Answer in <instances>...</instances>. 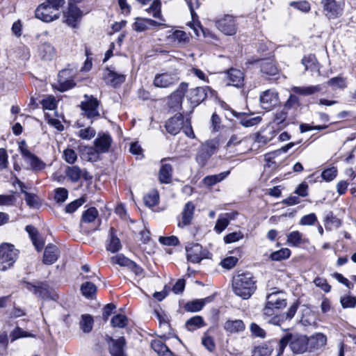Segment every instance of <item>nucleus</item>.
<instances>
[{
	"mask_svg": "<svg viewBox=\"0 0 356 356\" xmlns=\"http://www.w3.org/2000/svg\"><path fill=\"white\" fill-rule=\"evenodd\" d=\"M308 337L299 334H286L283 337L277 345V355H281L286 346L289 344L291 351L294 354H302L308 350Z\"/></svg>",
	"mask_w": 356,
	"mask_h": 356,
	"instance_id": "1",
	"label": "nucleus"
},
{
	"mask_svg": "<svg viewBox=\"0 0 356 356\" xmlns=\"http://www.w3.org/2000/svg\"><path fill=\"white\" fill-rule=\"evenodd\" d=\"M266 303L275 309H281L286 306V299L281 291H275L268 294Z\"/></svg>",
	"mask_w": 356,
	"mask_h": 356,
	"instance_id": "21",
	"label": "nucleus"
},
{
	"mask_svg": "<svg viewBox=\"0 0 356 356\" xmlns=\"http://www.w3.org/2000/svg\"><path fill=\"white\" fill-rule=\"evenodd\" d=\"M54 47L49 44H42L39 48V54L43 60H51L55 56Z\"/></svg>",
	"mask_w": 356,
	"mask_h": 356,
	"instance_id": "37",
	"label": "nucleus"
},
{
	"mask_svg": "<svg viewBox=\"0 0 356 356\" xmlns=\"http://www.w3.org/2000/svg\"><path fill=\"white\" fill-rule=\"evenodd\" d=\"M81 290L84 296L90 298L96 293L97 288L93 283L86 282L81 285Z\"/></svg>",
	"mask_w": 356,
	"mask_h": 356,
	"instance_id": "50",
	"label": "nucleus"
},
{
	"mask_svg": "<svg viewBox=\"0 0 356 356\" xmlns=\"http://www.w3.org/2000/svg\"><path fill=\"white\" fill-rule=\"evenodd\" d=\"M163 24L151 19L138 18L133 24V27L135 31L141 32L145 31L151 26H160Z\"/></svg>",
	"mask_w": 356,
	"mask_h": 356,
	"instance_id": "30",
	"label": "nucleus"
},
{
	"mask_svg": "<svg viewBox=\"0 0 356 356\" xmlns=\"http://www.w3.org/2000/svg\"><path fill=\"white\" fill-rule=\"evenodd\" d=\"M194 210L195 205L191 202H188L185 204L181 213V220L178 222L179 227L183 228L191 223L193 218Z\"/></svg>",
	"mask_w": 356,
	"mask_h": 356,
	"instance_id": "20",
	"label": "nucleus"
},
{
	"mask_svg": "<svg viewBox=\"0 0 356 356\" xmlns=\"http://www.w3.org/2000/svg\"><path fill=\"white\" fill-rule=\"evenodd\" d=\"M151 346L159 356H175L168 347L161 341H153Z\"/></svg>",
	"mask_w": 356,
	"mask_h": 356,
	"instance_id": "36",
	"label": "nucleus"
},
{
	"mask_svg": "<svg viewBox=\"0 0 356 356\" xmlns=\"http://www.w3.org/2000/svg\"><path fill=\"white\" fill-rule=\"evenodd\" d=\"M83 99L80 104L81 115L90 119V124H92L95 118L100 116L99 107L101 102L96 97L87 94L84 95Z\"/></svg>",
	"mask_w": 356,
	"mask_h": 356,
	"instance_id": "3",
	"label": "nucleus"
},
{
	"mask_svg": "<svg viewBox=\"0 0 356 356\" xmlns=\"http://www.w3.org/2000/svg\"><path fill=\"white\" fill-rule=\"evenodd\" d=\"M29 236L31 238L32 243L38 251H40L44 245V241L38 234L37 229L31 225H27L25 228Z\"/></svg>",
	"mask_w": 356,
	"mask_h": 356,
	"instance_id": "27",
	"label": "nucleus"
},
{
	"mask_svg": "<svg viewBox=\"0 0 356 356\" xmlns=\"http://www.w3.org/2000/svg\"><path fill=\"white\" fill-rule=\"evenodd\" d=\"M186 251L188 260L192 263H199L206 258L208 254L199 243H188L186 246Z\"/></svg>",
	"mask_w": 356,
	"mask_h": 356,
	"instance_id": "9",
	"label": "nucleus"
},
{
	"mask_svg": "<svg viewBox=\"0 0 356 356\" xmlns=\"http://www.w3.org/2000/svg\"><path fill=\"white\" fill-rule=\"evenodd\" d=\"M19 251L10 243L0 245V270L5 271L13 266L18 259Z\"/></svg>",
	"mask_w": 356,
	"mask_h": 356,
	"instance_id": "4",
	"label": "nucleus"
},
{
	"mask_svg": "<svg viewBox=\"0 0 356 356\" xmlns=\"http://www.w3.org/2000/svg\"><path fill=\"white\" fill-rule=\"evenodd\" d=\"M288 115L289 111L283 107L277 109L274 113L273 123L276 124L280 129L284 128L289 123Z\"/></svg>",
	"mask_w": 356,
	"mask_h": 356,
	"instance_id": "29",
	"label": "nucleus"
},
{
	"mask_svg": "<svg viewBox=\"0 0 356 356\" xmlns=\"http://www.w3.org/2000/svg\"><path fill=\"white\" fill-rule=\"evenodd\" d=\"M300 106V99L295 95H290L288 99L285 102L283 108L289 111L290 109L297 108Z\"/></svg>",
	"mask_w": 356,
	"mask_h": 356,
	"instance_id": "55",
	"label": "nucleus"
},
{
	"mask_svg": "<svg viewBox=\"0 0 356 356\" xmlns=\"http://www.w3.org/2000/svg\"><path fill=\"white\" fill-rule=\"evenodd\" d=\"M225 330L229 333L243 332L245 330V324L243 321L227 320L224 325Z\"/></svg>",
	"mask_w": 356,
	"mask_h": 356,
	"instance_id": "33",
	"label": "nucleus"
},
{
	"mask_svg": "<svg viewBox=\"0 0 356 356\" xmlns=\"http://www.w3.org/2000/svg\"><path fill=\"white\" fill-rule=\"evenodd\" d=\"M59 256L58 248L54 244H49L44 248L42 261L46 265H51L58 260Z\"/></svg>",
	"mask_w": 356,
	"mask_h": 356,
	"instance_id": "19",
	"label": "nucleus"
},
{
	"mask_svg": "<svg viewBox=\"0 0 356 356\" xmlns=\"http://www.w3.org/2000/svg\"><path fill=\"white\" fill-rule=\"evenodd\" d=\"M82 12L75 5L70 3L67 10L64 13L65 22L67 25L76 27V22L81 17Z\"/></svg>",
	"mask_w": 356,
	"mask_h": 356,
	"instance_id": "15",
	"label": "nucleus"
},
{
	"mask_svg": "<svg viewBox=\"0 0 356 356\" xmlns=\"http://www.w3.org/2000/svg\"><path fill=\"white\" fill-rule=\"evenodd\" d=\"M172 165L168 163L163 164L159 173V179L161 183L168 184L172 179Z\"/></svg>",
	"mask_w": 356,
	"mask_h": 356,
	"instance_id": "35",
	"label": "nucleus"
},
{
	"mask_svg": "<svg viewBox=\"0 0 356 356\" xmlns=\"http://www.w3.org/2000/svg\"><path fill=\"white\" fill-rule=\"evenodd\" d=\"M103 76L106 83L113 87H117L125 81V75L118 74L108 68L104 70Z\"/></svg>",
	"mask_w": 356,
	"mask_h": 356,
	"instance_id": "17",
	"label": "nucleus"
},
{
	"mask_svg": "<svg viewBox=\"0 0 356 356\" xmlns=\"http://www.w3.org/2000/svg\"><path fill=\"white\" fill-rule=\"evenodd\" d=\"M159 241L165 245H177L179 243V239L175 236H160Z\"/></svg>",
	"mask_w": 356,
	"mask_h": 356,
	"instance_id": "63",
	"label": "nucleus"
},
{
	"mask_svg": "<svg viewBox=\"0 0 356 356\" xmlns=\"http://www.w3.org/2000/svg\"><path fill=\"white\" fill-rule=\"evenodd\" d=\"M238 120L240 124L245 127H250L259 124L261 118L259 116H253V115H248L245 113L238 114L236 115Z\"/></svg>",
	"mask_w": 356,
	"mask_h": 356,
	"instance_id": "31",
	"label": "nucleus"
},
{
	"mask_svg": "<svg viewBox=\"0 0 356 356\" xmlns=\"http://www.w3.org/2000/svg\"><path fill=\"white\" fill-rule=\"evenodd\" d=\"M243 238V234L241 232H235L228 234L224 237L225 243H232L236 242Z\"/></svg>",
	"mask_w": 356,
	"mask_h": 356,
	"instance_id": "61",
	"label": "nucleus"
},
{
	"mask_svg": "<svg viewBox=\"0 0 356 356\" xmlns=\"http://www.w3.org/2000/svg\"><path fill=\"white\" fill-rule=\"evenodd\" d=\"M322 88L320 85L308 86H293L291 90L296 95L302 96H309L318 92Z\"/></svg>",
	"mask_w": 356,
	"mask_h": 356,
	"instance_id": "28",
	"label": "nucleus"
},
{
	"mask_svg": "<svg viewBox=\"0 0 356 356\" xmlns=\"http://www.w3.org/2000/svg\"><path fill=\"white\" fill-rule=\"evenodd\" d=\"M159 193L156 191H152L144 197V202L146 206L152 207L155 206L159 201Z\"/></svg>",
	"mask_w": 356,
	"mask_h": 356,
	"instance_id": "48",
	"label": "nucleus"
},
{
	"mask_svg": "<svg viewBox=\"0 0 356 356\" xmlns=\"http://www.w3.org/2000/svg\"><path fill=\"white\" fill-rule=\"evenodd\" d=\"M16 202V197L13 195H0V206H12Z\"/></svg>",
	"mask_w": 356,
	"mask_h": 356,
	"instance_id": "64",
	"label": "nucleus"
},
{
	"mask_svg": "<svg viewBox=\"0 0 356 356\" xmlns=\"http://www.w3.org/2000/svg\"><path fill=\"white\" fill-rule=\"evenodd\" d=\"M25 161L30 165L31 168L35 171L41 170L45 167V163L33 154L31 156L26 159Z\"/></svg>",
	"mask_w": 356,
	"mask_h": 356,
	"instance_id": "45",
	"label": "nucleus"
},
{
	"mask_svg": "<svg viewBox=\"0 0 356 356\" xmlns=\"http://www.w3.org/2000/svg\"><path fill=\"white\" fill-rule=\"evenodd\" d=\"M232 286L234 293L244 300L249 299L256 290L255 281L249 273L238 275Z\"/></svg>",
	"mask_w": 356,
	"mask_h": 356,
	"instance_id": "2",
	"label": "nucleus"
},
{
	"mask_svg": "<svg viewBox=\"0 0 356 356\" xmlns=\"http://www.w3.org/2000/svg\"><path fill=\"white\" fill-rule=\"evenodd\" d=\"M260 105L265 110H270L279 102L278 93L273 90L264 91L259 97Z\"/></svg>",
	"mask_w": 356,
	"mask_h": 356,
	"instance_id": "11",
	"label": "nucleus"
},
{
	"mask_svg": "<svg viewBox=\"0 0 356 356\" xmlns=\"http://www.w3.org/2000/svg\"><path fill=\"white\" fill-rule=\"evenodd\" d=\"M272 351V347L263 344L254 347L252 351V356H269Z\"/></svg>",
	"mask_w": 356,
	"mask_h": 356,
	"instance_id": "47",
	"label": "nucleus"
},
{
	"mask_svg": "<svg viewBox=\"0 0 356 356\" xmlns=\"http://www.w3.org/2000/svg\"><path fill=\"white\" fill-rule=\"evenodd\" d=\"M184 124V117L181 114H176L165 123V129L172 135L177 134Z\"/></svg>",
	"mask_w": 356,
	"mask_h": 356,
	"instance_id": "16",
	"label": "nucleus"
},
{
	"mask_svg": "<svg viewBox=\"0 0 356 356\" xmlns=\"http://www.w3.org/2000/svg\"><path fill=\"white\" fill-rule=\"evenodd\" d=\"M170 38L173 41H177L180 44H185L189 42L190 38L188 35L181 30L174 31L170 35Z\"/></svg>",
	"mask_w": 356,
	"mask_h": 356,
	"instance_id": "44",
	"label": "nucleus"
},
{
	"mask_svg": "<svg viewBox=\"0 0 356 356\" xmlns=\"http://www.w3.org/2000/svg\"><path fill=\"white\" fill-rule=\"evenodd\" d=\"M205 325L206 324L204 321L203 318L200 316H193L189 318L186 323V326L187 329L190 331H193L197 328L202 327Z\"/></svg>",
	"mask_w": 356,
	"mask_h": 356,
	"instance_id": "41",
	"label": "nucleus"
},
{
	"mask_svg": "<svg viewBox=\"0 0 356 356\" xmlns=\"http://www.w3.org/2000/svg\"><path fill=\"white\" fill-rule=\"evenodd\" d=\"M229 171H225L218 175H209L204 178L203 182L208 186H211L222 181L228 175Z\"/></svg>",
	"mask_w": 356,
	"mask_h": 356,
	"instance_id": "40",
	"label": "nucleus"
},
{
	"mask_svg": "<svg viewBox=\"0 0 356 356\" xmlns=\"http://www.w3.org/2000/svg\"><path fill=\"white\" fill-rule=\"evenodd\" d=\"M186 97L193 106H198L206 98L216 97V92L209 86L196 87L187 90Z\"/></svg>",
	"mask_w": 356,
	"mask_h": 356,
	"instance_id": "5",
	"label": "nucleus"
},
{
	"mask_svg": "<svg viewBox=\"0 0 356 356\" xmlns=\"http://www.w3.org/2000/svg\"><path fill=\"white\" fill-rule=\"evenodd\" d=\"M209 301V298H207L201 300H195L191 302H188L185 305V309L188 312H196L200 311L205 303Z\"/></svg>",
	"mask_w": 356,
	"mask_h": 356,
	"instance_id": "39",
	"label": "nucleus"
},
{
	"mask_svg": "<svg viewBox=\"0 0 356 356\" xmlns=\"http://www.w3.org/2000/svg\"><path fill=\"white\" fill-rule=\"evenodd\" d=\"M77 127L79 128L78 136L83 140H89L93 138L96 134V131L90 126H85L80 120L77 122Z\"/></svg>",
	"mask_w": 356,
	"mask_h": 356,
	"instance_id": "32",
	"label": "nucleus"
},
{
	"mask_svg": "<svg viewBox=\"0 0 356 356\" xmlns=\"http://www.w3.org/2000/svg\"><path fill=\"white\" fill-rule=\"evenodd\" d=\"M227 85L239 88L243 85V73L237 69L232 68L227 72Z\"/></svg>",
	"mask_w": 356,
	"mask_h": 356,
	"instance_id": "22",
	"label": "nucleus"
},
{
	"mask_svg": "<svg viewBox=\"0 0 356 356\" xmlns=\"http://www.w3.org/2000/svg\"><path fill=\"white\" fill-rule=\"evenodd\" d=\"M314 283L316 286L320 288L325 293H328L331 289V286L325 278L317 277L314 279Z\"/></svg>",
	"mask_w": 356,
	"mask_h": 356,
	"instance_id": "58",
	"label": "nucleus"
},
{
	"mask_svg": "<svg viewBox=\"0 0 356 356\" xmlns=\"http://www.w3.org/2000/svg\"><path fill=\"white\" fill-rule=\"evenodd\" d=\"M218 29L227 35H233L236 33V20L231 15H225L216 22Z\"/></svg>",
	"mask_w": 356,
	"mask_h": 356,
	"instance_id": "10",
	"label": "nucleus"
},
{
	"mask_svg": "<svg viewBox=\"0 0 356 356\" xmlns=\"http://www.w3.org/2000/svg\"><path fill=\"white\" fill-rule=\"evenodd\" d=\"M128 322V318L123 314H117L111 319V325L114 327L123 328Z\"/></svg>",
	"mask_w": 356,
	"mask_h": 356,
	"instance_id": "52",
	"label": "nucleus"
},
{
	"mask_svg": "<svg viewBox=\"0 0 356 356\" xmlns=\"http://www.w3.org/2000/svg\"><path fill=\"white\" fill-rule=\"evenodd\" d=\"M66 175L73 182L78 181L81 177H83L85 179H88L89 178L88 172L85 170H81L76 165L68 167L66 170Z\"/></svg>",
	"mask_w": 356,
	"mask_h": 356,
	"instance_id": "26",
	"label": "nucleus"
},
{
	"mask_svg": "<svg viewBox=\"0 0 356 356\" xmlns=\"http://www.w3.org/2000/svg\"><path fill=\"white\" fill-rule=\"evenodd\" d=\"M291 250L288 248H282L270 254V258L273 261H280L286 259L290 257Z\"/></svg>",
	"mask_w": 356,
	"mask_h": 356,
	"instance_id": "51",
	"label": "nucleus"
},
{
	"mask_svg": "<svg viewBox=\"0 0 356 356\" xmlns=\"http://www.w3.org/2000/svg\"><path fill=\"white\" fill-rule=\"evenodd\" d=\"M35 17L45 22H51L59 18L58 9H54L48 3L40 4L35 12Z\"/></svg>",
	"mask_w": 356,
	"mask_h": 356,
	"instance_id": "7",
	"label": "nucleus"
},
{
	"mask_svg": "<svg viewBox=\"0 0 356 356\" xmlns=\"http://www.w3.org/2000/svg\"><path fill=\"white\" fill-rule=\"evenodd\" d=\"M112 143V138L108 134L99 133L97 138L95 140L94 144L95 149L88 147L87 153L91 155H96L99 153H106L108 152Z\"/></svg>",
	"mask_w": 356,
	"mask_h": 356,
	"instance_id": "6",
	"label": "nucleus"
},
{
	"mask_svg": "<svg viewBox=\"0 0 356 356\" xmlns=\"http://www.w3.org/2000/svg\"><path fill=\"white\" fill-rule=\"evenodd\" d=\"M28 289L31 291H33L36 296L42 298H47L50 296L49 290L46 284H42L40 286L29 284Z\"/></svg>",
	"mask_w": 356,
	"mask_h": 356,
	"instance_id": "42",
	"label": "nucleus"
},
{
	"mask_svg": "<svg viewBox=\"0 0 356 356\" xmlns=\"http://www.w3.org/2000/svg\"><path fill=\"white\" fill-rule=\"evenodd\" d=\"M68 196V191L65 188H58L55 191L54 199L57 202H64Z\"/></svg>",
	"mask_w": 356,
	"mask_h": 356,
	"instance_id": "62",
	"label": "nucleus"
},
{
	"mask_svg": "<svg viewBox=\"0 0 356 356\" xmlns=\"http://www.w3.org/2000/svg\"><path fill=\"white\" fill-rule=\"evenodd\" d=\"M98 216V211L95 207H90L86 211L83 215L81 222V227L84 229V224L93 222Z\"/></svg>",
	"mask_w": 356,
	"mask_h": 356,
	"instance_id": "38",
	"label": "nucleus"
},
{
	"mask_svg": "<svg viewBox=\"0 0 356 356\" xmlns=\"http://www.w3.org/2000/svg\"><path fill=\"white\" fill-rule=\"evenodd\" d=\"M79 324L84 333H89L92 329L93 318L90 315H83Z\"/></svg>",
	"mask_w": 356,
	"mask_h": 356,
	"instance_id": "46",
	"label": "nucleus"
},
{
	"mask_svg": "<svg viewBox=\"0 0 356 356\" xmlns=\"http://www.w3.org/2000/svg\"><path fill=\"white\" fill-rule=\"evenodd\" d=\"M202 345L209 351H213L215 349V343L213 338L208 335L207 332L204 334L202 338Z\"/></svg>",
	"mask_w": 356,
	"mask_h": 356,
	"instance_id": "60",
	"label": "nucleus"
},
{
	"mask_svg": "<svg viewBox=\"0 0 356 356\" xmlns=\"http://www.w3.org/2000/svg\"><path fill=\"white\" fill-rule=\"evenodd\" d=\"M106 248L112 253L117 252L122 248L120 240L116 236L115 230L113 227L110 229Z\"/></svg>",
	"mask_w": 356,
	"mask_h": 356,
	"instance_id": "24",
	"label": "nucleus"
},
{
	"mask_svg": "<svg viewBox=\"0 0 356 356\" xmlns=\"http://www.w3.org/2000/svg\"><path fill=\"white\" fill-rule=\"evenodd\" d=\"M111 260L112 264H118L121 266L129 267V266H133V261L121 254L112 257Z\"/></svg>",
	"mask_w": 356,
	"mask_h": 356,
	"instance_id": "49",
	"label": "nucleus"
},
{
	"mask_svg": "<svg viewBox=\"0 0 356 356\" xmlns=\"http://www.w3.org/2000/svg\"><path fill=\"white\" fill-rule=\"evenodd\" d=\"M188 84L182 82L179 84L177 89L173 92L169 97V106L175 109L181 107L184 96L187 92Z\"/></svg>",
	"mask_w": 356,
	"mask_h": 356,
	"instance_id": "12",
	"label": "nucleus"
},
{
	"mask_svg": "<svg viewBox=\"0 0 356 356\" xmlns=\"http://www.w3.org/2000/svg\"><path fill=\"white\" fill-rule=\"evenodd\" d=\"M289 5L305 13L310 10V4L307 1H291L289 3Z\"/></svg>",
	"mask_w": 356,
	"mask_h": 356,
	"instance_id": "59",
	"label": "nucleus"
},
{
	"mask_svg": "<svg viewBox=\"0 0 356 356\" xmlns=\"http://www.w3.org/2000/svg\"><path fill=\"white\" fill-rule=\"evenodd\" d=\"M259 66L263 74L274 76L278 73V70L273 61L270 59H264L260 61Z\"/></svg>",
	"mask_w": 356,
	"mask_h": 356,
	"instance_id": "34",
	"label": "nucleus"
},
{
	"mask_svg": "<svg viewBox=\"0 0 356 356\" xmlns=\"http://www.w3.org/2000/svg\"><path fill=\"white\" fill-rule=\"evenodd\" d=\"M106 340L108 343L110 354L112 356H127L124 350L126 343L124 337L113 339L112 337L108 336Z\"/></svg>",
	"mask_w": 356,
	"mask_h": 356,
	"instance_id": "14",
	"label": "nucleus"
},
{
	"mask_svg": "<svg viewBox=\"0 0 356 356\" xmlns=\"http://www.w3.org/2000/svg\"><path fill=\"white\" fill-rule=\"evenodd\" d=\"M308 350L313 351L318 350L326 345L327 337L323 333H316L308 337Z\"/></svg>",
	"mask_w": 356,
	"mask_h": 356,
	"instance_id": "23",
	"label": "nucleus"
},
{
	"mask_svg": "<svg viewBox=\"0 0 356 356\" xmlns=\"http://www.w3.org/2000/svg\"><path fill=\"white\" fill-rule=\"evenodd\" d=\"M216 146L212 143H206L202 145L198 149L196 156L197 162L201 165H204L211 156L214 154Z\"/></svg>",
	"mask_w": 356,
	"mask_h": 356,
	"instance_id": "13",
	"label": "nucleus"
},
{
	"mask_svg": "<svg viewBox=\"0 0 356 356\" xmlns=\"http://www.w3.org/2000/svg\"><path fill=\"white\" fill-rule=\"evenodd\" d=\"M227 216L228 214L226 213L218 219L215 225V230L217 232L221 233L228 226L229 220Z\"/></svg>",
	"mask_w": 356,
	"mask_h": 356,
	"instance_id": "56",
	"label": "nucleus"
},
{
	"mask_svg": "<svg viewBox=\"0 0 356 356\" xmlns=\"http://www.w3.org/2000/svg\"><path fill=\"white\" fill-rule=\"evenodd\" d=\"M303 243L302 234L294 231L287 235V243L291 246L298 247Z\"/></svg>",
	"mask_w": 356,
	"mask_h": 356,
	"instance_id": "43",
	"label": "nucleus"
},
{
	"mask_svg": "<svg viewBox=\"0 0 356 356\" xmlns=\"http://www.w3.org/2000/svg\"><path fill=\"white\" fill-rule=\"evenodd\" d=\"M21 191L22 193L24 194L26 202L30 207L35 208L39 206L38 198L36 195L25 191L22 187L21 188Z\"/></svg>",
	"mask_w": 356,
	"mask_h": 356,
	"instance_id": "54",
	"label": "nucleus"
},
{
	"mask_svg": "<svg viewBox=\"0 0 356 356\" xmlns=\"http://www.w3.org/2000/svg\"><path fill=\"white\" fill-rule=\"evenodd\" d=\"M337 175V170L334 167L324 170L321 173V177L325 181H331L335 179Z\"/></svg>",
	"mask_w": 356,
	"mask_h": 356,
	"instance_id": "57",
	"label": "nucleus"
},
{
	"mask_svg": "<svg viewBox=\"0 0 356 356\" xmlns=\"http://www.w3.org/2000/svg\"><path fill=\"white\" fill-rule=\"evenodd\" d=\"M69 74L68 70H62L58 73V81L59 83L58 89L60 91H65L72 88L75 86L74 81L71 79H67Z\"/></svg>",
	"mask_w": 356,
	"mask_h": 356,
	"instance_id": "25",
	"label": "nucleus"
},
{
	"mask_svg": "<svg viewBox=\"0 0 356 356\" xmlns=\"http://www.w3.org/2000/svg\"><path fill=\"white\" fill-rule=\"evenodd\" d=\"M175 75L168 73L156 74L154 79V85L157 88H168L177 81Z\"/></svg>",
	"mask_w": 356,
	"mask_h": 356,
	"instance_id": "18",
	"label": "nucleus"
},
{
	"mask_svg": "<svg viewBox=\"0 0 356 356\" xmlns=\"http://www.w3.org/2000/svg\"><path fill=\"white\" fill-rule=\"evenodd\" d=\"M147 11L152 13L155 18L161 19V3L159 0H154Z\"/></svg>",
	"mask_w": 356,
	"mask_h": 356,
	"instance_id": "53",
	"label": "nucleus"
},
{
	"mask_svg": "<svg viewBox=\"0 0 356 356\" xmlns=\"http://www.w3.org/2000/svg\"><path fill=\"white\" fill-rule=\"evenodd\" d=\"M321 4L323 14L329 20L337 19L343 14L342 5L335 0H321Z\"/></svg>",
	"mask_w": 356,
	"mask_h": 356,
	"instance_id": "8",
	"label": "nucleus"
}]
</instances>
